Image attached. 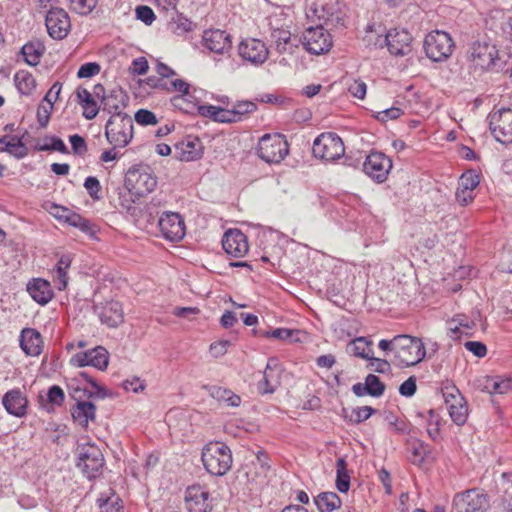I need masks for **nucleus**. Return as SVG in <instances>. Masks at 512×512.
Masks as SVG:
<instances>
[{
    "label": "nucleus",
    "mask_w": 512,
    "mask_h": 512,
    "mask_svg": "<svg viewBox=\"0 0 512 512\" xmlns=\"http://www.w3.org/2000/svg\"><path fill=\"white\" fill-rule=\"evenodd\" d=\"M365 385L367 387L368 395L372 397H380L385 391V385L382 383L378 376L368 374L365 378Z\"/></svg>",
    "instance_id": "a18cd8bd"
},
{
    "label": "nucleus",
    "mask_w": 512,
    "mask_h": 512,
    "mask_svg": "<svg viewBox=\"0 0 512 512\" xmlns=\"http://www.w3.org/2000/svg\"><path fill=\"white\" fill-rule=\"evenodd\" d=\"M105 136L114 148H124L133 139V121L128 114L110 116L105 125Z\"/></svg>",
    "instance_id": "20e7f679"
},
{
    "label": "nucleus",
    "mask_w": 512,
    "mask_h": 512,
    "mask_svg": "<svg viewBox=\"0 0 512 512\" xmlns=\"http://www.w3.org/2000/svg\"><path fill=\"white\" fill-rule=\"evenodd\" d=\"M257 109V105L252 101H238L232 108L235 111L237 122L241 121L244 116L254 112Z\"/></svg>",
    "instance_id": "09e8293b"
},
{
    "label": "nucleus",
    "mask_w": 512,
    "mask_h": 512,
    "mask_svg": "<svg viewBox=\"0 0 512 512\" xmlns=\"http://www.w3.org/2000/svg\"><path fill=\"white\" fill-rule=\"evenodd\" d=\"M16 88L22 95H31L36 88V80L33 75L25 70H20L14 75Z\"/></svg>",
    "instance_id": "4c0bfd02"
},
{
    "label": "nucleus",
    "mask_w": 512,
    "mask_h": 512,
    "mask_svg": "<svg viewBox=\"0 0 512 512\" xmlns=\"http://www.w3.org/2000/svg\"><path fill=\"white\" fill-rule=\"evenodd\" d=\"M20 347L28 356H38L42 352L43 339L33 328H24L20 334Z\"/></svg>",
    "instance_id": "bb28decb"
},
{
    "label": "nucleus",
    "mask_w": 512,
    "mask_h": 512,
    "mask_svg": "<svg viewBox=\"0 0 512 512\" xmlns=\"http://www.w3.org/2000/svg\"><path fill=\"white\" fill-rule=\"evenodd\" d=\"M416 389V378L414 376H411L400 385L399 393L402 396L411 397L415 394Z\"/></svg>",
    "instance_id": "0e129e2a"
},
{
    "label": "nucleus",
    "mask_w": 512,
    "mask_h": 512,
    "mask_svg": "<svg viewBox=\"0 0 512 512\" xmlns=\"http://www.w3.org/2000/svg\"><path fill=\"white\" fill-rule=\"evenodd\" d=\"M163 237L169 241H180L185 236V223L180 214L165 212L158 220Z\"/></svg>",
    "instance_id": "dca6fc26"
},
{
    "label": "nucleus",
    "mask_w": 512,
    "mask_h": 512,
    "mask_svg": "<svg viewBox=\"0 0 512 512\" xmlns=\"http://www.w3.org/2000/svg\"><path fill=\"white\" fill-rule=\"evenodd\" d=\"M47 397L50 403L60 406L64 401L65 395L59 386L53 385L49 388Z\"/></svg>",
    "instance_id": "e2e57ef3"
},
{
    "label": "nucleus",
    "mask_w": 512,
    "mask_h": 512,
    "mask_svg": "<svg viewBox=\"0 0 512 512\" xmlns=\"http://www.w3.org/2000/svg\"><path fill=\"white\" fill-rule=\"evenodd\" d=\"M100 72V65L96 62H88L80 66L77 76L78 78H89Z\"/></svg>",
    "instance_id": "4d7b16f0"
},
{
    "label": "nucleus",
    "mask_w": 512,
    "mask_h": 512,
    "mask_svg": "<svg viewBox=\"0 0 512 512\" xmlns=\"http://www.w3.org/2000/svg\"><path fill=\"white\" fill-rule=\"evenodd\" d=\"M313 155L326 162L341 158L345 153L342 139L336 133H322L313 142Z\"/></svg>",
    "instance_id": "6e6552de"
},
{
    "label": "nucleus",
    "mask_w": 512,
    "mask_h": 512,
    "mask_svg": "<svg viewBox=\"0 0 512 512\" xmlns=\"http://www.w3.org/2000/svg\"><path fill=\"white\" fill-rule=\"evenodd\" d=\"M53 103L40 104L37 108V121L41 128H46L53 110Z\"/></svg>",
    "instance_id": "3c124183"
},
{
    "label": "nucleus",
    "mask_w": 512,
    "mask_h": 512,
    "mask_svg": "<svg viewBox=\"0 0 512 512\" xmlns=\"http://www.w3.org/2000/svg\"><path fill=\"white\" fill-rule=\"evenodd\" d=\"M239 55L243 60L249 61L254 65L263 64L269 55L265 43L259 39L249 38L242 40L238 47Z\"/></svg>",
    "instance_id": "f3484780"
},
{
    "label": "nucleus",
    "mask_w": 512,
    "mask_h": 512,
    "mask_svg": "<svg viewBox=\"0 0 512 512\" xmlns=\"http://www.w3.org/2000/svg\"><path fill=\"white\" fill-rule=\"evenodd\" d=\"M0 152H7L17 159H23L28 155V148L21 138L5 135L0 138Z\"/></svg>",
    "instance_id": "473e14b6"
},
{
    "label": "nucleus",
    "mask_w": 512,
    "mask_h": 512,
    "mask_svg": "<svg viewBox=\"0 0 512 512\" xmlns=\"http://www.w3.org/2000/svg\"><path fill=\"white\" fill-rule=\"evenodd\" d=\"M135 121L143 126L156 125L158 123L156 115L147 109H139L135 113Z\"/></svg>",
    "instance_id": "603ef678"
},
{
    "label": "nucleus",
    "mask_w": 512,
    "mask_h": 512,
    "mask_svg": "<svg viewBox=\"0 0 512 512\" xmlns=\"http://www.w3.org/2000/svg\"><path fill=\"white\" fill-rule=\"evenodd\" d=\"M336 488L341 493L348 492L350 488V476L347 471V463L343 457L336 462Z\"/></svg>",
    "instance_id": "ea45409f"
},
{
    "label": "nucleus",
    "mask_w": 512,
    "mask_h": 512,
    "mask_svg": "<svg viewBox=\"0 0 512 512\" xmlns=\"http://www.w3.org/2000/svg\"><path fill=\"white\" fill-rule=\"evenodd\" d=\"M392 168V160L382 152H371L363 163V171L377 183H383Z\"/></svg>",
    "instance_id": "4468645a"
},
{
    "label": "nucleus",
    "mask_w": 512,
    "mask_h": 512,
    "mask_svg": "<svg viewBox=\"0 0 512 512\" xmlns=\"http://www.w3.org/2000/svg\"><path fill=\"white\" fill-rule=\"evenodd\" d=\"M44 52L45 46L39 40L30 41L21 49V54L23 55L25 62L30 66L38 65Z\"/></svg>",
    "instance_id": "c9c22d12"
},
{
    "label": "nucleus",
    "mask_w": 512,
    "mask_h": 512,
    "mask_svg": "<svg viewBox=\"0 0 512 512\" xmlns=\"http://www.w3.org/2000/svg\"><path fill=\"white\" fill-rule=\"evenodd\" d=\"M206 471L214 476H224L232 467L231 449L223 442L207 443L201 454Z\"/></svg>",
    "instance_id": "7ed1b4c3"
},
{
    "label": "nucleus",
    "mask_w": 512,
    "mask_h": 512,
    "mask_svg": "<svg viewBox=\"0 0 512 512\" xmlns=\"http://www.w3.org/2000/svg\"><path fill=\"white\" fill-rule=\"evenodd\" d=\"M2 404L9 414L23 417L26 414L28 401L20 389H12L4 394Z\"/></svg>",
    "instance_id": "393cba45"
},
{
    "label": "nucleus",
    "mask_w": 512,
    "mask_h": 512,
    "mask_svg": "<svg viewBox=\"0 0 512 512\" xmlns=\"http://www.w3.org/2000/svg\"><path fill=\"white\" fill-rule=\"evenodd\" d=\"M319 512H333L342 505L340 497L335 492H321L314 498Z\"/></svg>",
    "instance_id": "e433bc0d"
},
{
    "label": "nucleus",
    "mask_w": 512,
    "mask_h": 512,
    "mask_svg": "<svg viewBox=\"0 0 512 512\" xmlns=\"http://www.w3.org/2000/svg\"><path fill=\"white\" fill-rule=\"evenodd\" d=\"M368 360L370 361L368 367L377 373L385 374L391 370L390 363L385 359L375 358L372 355Z\"/></svg>",
    "instance_id": "bf43d9fd"
},
{
    "label": "nucleus",
    "mask_w": 512,
    "mask_h": 512,
    "mask_svg": "<svg viewBox=\"0 0 512 512\" xmlns=\"http://www.w3.org/2000/svg\"><path fill=\"white\" fill-rule=\"evenodd\" d=\"M215 121L222 123L237 122L235 111H233L232 109H224L219 107L218 111H216Z\"/></svg>",
    "instance_id": "69168bd1"
},
{
    "label": "nucleus",
    "mask_w": 512,
    "mask_h": 512,
    "mask_svg": "<svg viewBox=\"0 0 512 512\" xmlns=\"http://www.w3.org/2000/svg\"><path fill=\"white\" fill-rule=\"evenodd\" d=\"M209 492L200 485L189 486L185 492L186 508L189 512H211Z\"/></svg>",
    "instance_id": "a211bd4d"
},
{
    "label": "nucleus",
    "mask_w": 512,
    "mask_h": 512,
    "mask_svg": "<svg viewBox=\"0 0 512 512\" xmlns=\"http://www.w3.org/2000/svg\"><path fill=\"white\" fill-rule=\"evenodd\" d=\"M73 420L82 427H87L89 421H93L96 416V407L90 401H77L71 410Z\"/></svg>",
    "instance_id": "c756f323"
},
{
    "label": "nucleus",
    "mask_w": 512,
    "mask_h": 512,
    "mask_svg": "<svg viewBox=\"0 0 512 512\" xmlns=\"http://www.w3.org/2000/svg\"><path fill=\"white\" fill-rule=\"evenodd\" d=\"M69 141L74 154L83 155L87 152V144L82 136L78 134L71 135Z\"/></svg>",
    "instance_id": "680f3d73"
},
{
    "label": "nucleus",
    "mask_w": 512,
    "mask_h": 512,
    "mask_svg": "<svg viewBox=\"0 0 512 512\" xmlns=\"http://www.w3.org/2000/svg\"><path fill=\"white\" fill-rule=\"evenodd\" d=\"M72 11L79 15H88L96 7L98 0H69Z\"/></svg>",
    "instance_id": "49530a36"
},
{
    "label": "nucleus",
    "mask_w": 512,
    "mask_h": 512,
    "mask_svg": "<svg viewBox=\"0 0 512 512\" xmlns=\"http://www.w3.org/2000/svg\"><path fill=\"white\" fill-rule=\"evenodd\" d=\"M104 456L95 444L86 443L77 448V467L88 479H94L102 474Z\"/></svg>",
    "instance_id": "39448f33"
},
{
    "label": "nucleus",
    "mask_w": 512,
    "mask_h": 512,
    "mask_svg": "<svg viewBox=\"0 0 512 512\" xmlns=\"http://www.w3.org/2000/svg\"><path fill=\"white\" fill-rule=\"evenodd\" d=\"M108 360V352L101 346L78 353L72 358V362L78 367L93 366L99 370H105L107 368Z\"/></svg>",
    "instance_id": "4be33fe9"
},
{
    "label": "nucleus",
    "mask_w": 512,
    "mask_h": 512,
    "mask_svg": "<svg viewBox=\"0 0 512 512\" xmlns=\"http://www.w3.org/2000/svg\"><path fill=\"white\" fill-rule=\"evenodd\" d=\"M423 47L429 59L434 62H442L451 56L454 42L447 32L436 30L426 35Z\"/></svg>",
    "instance_id": "0eeeda50"
},
{
    "label": "nucleus",
    "mask_w": 512,
    "mask_h": 512,
    "mask_svg": "<svg viewBox=\"0 0 512 512\" xmlns=\"http://www.w3.org/2000/svg\"><path fill=\"white\" fill-rule=\"evenodd\" d=\"M192 27V21L184 17L182 14H178L173 21V31L178 35L191 31Z\"/></svg>",
    "instance_id": "864d4df0"
},
{
    "label": "nucleus",
    "mask_w": 512,
    "mask_h": 512,
    "mask_svg": "<svg viewBox=\"0 0 512 512\" xmlns=\"http://www.w3.org/2000/svg\"><path fill=\"white\" fill-rule=\"evenodd\" d=\"M394 360L398 367L414 366L426 356V350L421 339L407 334L394 337Z\"/></svg>",
    "instance_id": "f03ea898"
},
{
    "label": "nucleus",
    "mask_w": 512,
    "mask_h": 512,
    "mask_svg": "<svg viewBox=\"0 0 512 512\" xmlns=\"http://www.w3.org/2000/svg\"><path fill=\"white\" fill-rule=\"evenodd\" d=\"M84 187L87 190L90 197L94 200H99L101 197L99 192L101 190V185L99 180L94 176H89L85 179Z\"/></svg>",
    "instance_id": "6e6d98bb"
},
{
    "label": "nucleus",
    "mask_w": 512,
    "mask_h": 512,
    "mask_svg": "<svg viewBox=\"0 0 512 512\" xmlns=\"http://www.w3.org/2000/svg\"><path fill=\"white\" fill-rule=\"evenodd\" d=\"M209 395L219 402H225L228 406L238 407L241 404V398L229 389H225L219 386H204Z\"/></svg>",
    "instance_id": "f704fd0d"
},
{
    "label": "nucleus",
    "mask_w": 512,
    "mask_h": 512,
    "mask_svg": "<svg viewBox=\"0 0 512 512\" xmlns=\"http://www.w3.org/2000/svg\"><path fill=\"white\" fill-rule=\"evenodd\" d=\"M442 393L452 421L458 426L463 425L468 417V408L464 397L455 386L445 387L442 389Z\"/></svg>",
    "instance_id": "f8f14e48"
},
{
    "label": "nucleus",
    "mask_w": 512,
    "mask_h": 512,
    "mask_svg": "<svg viewBox=\"0 0 512 512\" xmlns=\"http://www.w3.org/2000/svg\"><path fill=\"white\" fill-rule=\"evenodd\" d=\"M125 185L136 194L144 195L156 188L157 177L147 165L131 167L126 174Z\"/></svg>",
    "instance_id": "1a4fd4ad"
},
{
    "label": "nucleus",
    "mask_w": 512,
    "mask_h": 512,
    "mask_svg": "<svg viewBox=\"0 0 512 512\" xmlns=\"http://www.w3.org/2000/svg\"><path fill=\"white\" fill-rule=\"evenodd\" d=\"M383 42L387 45L391 54L404 56L411 51L412 36L406 30L394 29L385 35Z\"/></svg>",
    "instance_id": "412c9836"
},
{
    "label": "nucleus",
    "mask_w": 512,
    "mask_h": 512,
    "mask_svg": "<svg viewBox=\"0 0 512 512\" xmlns=\"http://www.w3.org/2000/svg\"><path fill=\"white\" fill-rule=\"evenodd\" d=\"M403 114V111L399 107H391L387 108L383 111H379L376 114V119L381 122H386L388 120H394L399 118Z\"/></svg>",
    "instance_id": "052dcab7"
},
{
    "label": "nucleus",
    "mask_w": 512,
    "mask_h": 512,
    "mask_svg": "<svg viewBox=\"0 0 512 512\" xmlns=\"http://www.w3.org/2000/svg\"><path fill=\"white\" fill-rule=\"evenodd\" d=\"M128 96L122 89H113L103 98V110L111 116L126 114L123 109L127 106Z\"/></svg>",
    "instance_id": "cd10ccee"
},
{
    "label": "nucleus",
    "mask_w": 512,
    "mask_h": 512,
    "mask_svg": "<svg viewBox=\"0 0 512 512\" xmlns=\"http://www.w3.org/2000/svg\"><path fill=\"white\" fill-rule=\"evenodd\" d=\"M467 59L474 69L480 71H501L506 61L499 55L496 46L487 40L474 41L468 51Z\"/></svg>",
    "instance_id": "f257e3e1"
},
{
    "label": "nucleus",
    "mask_w": 512,
    "mask_h": 512,
    "mask_svg": "<svg viewBox=\"0 0 512 512\" xmlns=\"http://www.w3.org/2000/svg\"><path fill=\"white\" fill-rule=\"evenodd\" d=\"M76 97L79 105L83 109V117L87 120L94 119L99 113V106L92 93L86 88H78L76 90Z\"/></svg>",
    "instance_id": "2f4dec72"
},
{
    "label": "nucleus",
    "mask_w": 512,
    "mask_h": 512,
    "mask_svg": "<svg viewBox=\"0 0 512 512\" xmlns=\"http://www.w3.org/2000/svg\"><path fill=\"white\" fill-rule=\"evenodd\" d=\"M136 17L146 25H151L155 20L153 10L146 5H140L136 8Z\"/></svg>",
    "instance_id": "13d9d810"
},
{
    "label": "nucleus",
    "mask_w": 512,
    "mask_h": 512,
    "mask_svg": "<svg viewBox=\"0 0 512 512\" xmlns=\"http://www.w3.org/2000/svg\"><path fill=\"white\" fill-rule=\"evenodd\" d=\"M479 175L473 171L463 173L456 191V199L465 206L473 200V191L479 185Z\"/></svg>",
    "instance_id": "b1692460"
},
{
    "label": "nucleus",
    "mask_w": 512,
    "mask_h": 512,
    "mask_svg": "<svg viewBox=\"0 0 512 512\" xmlns=\"http://www.w3.org/2000/svg\"><path fill=\"white\" fill-rule=\"evenodd\" d=\"M130 69L133 74L144 75L149 69L148 61L145 57L136 58L132 61Z\"/></svg>",
    "instance_id": "774afa93"
},
{
    "label": "nucleus",
    "mask_w": 512,
    "mask_h": 512,
    "mask_svg": "<svg viewBox=\"0 0 512 512\" xmlns=\"http://www.w3.org/2000/svg\"><path fill=\"white\" fill-rule=\"evenodd\" d=\"M100 512H123L121 500L114 493L110 496L101 495L97 500Z\"/></svg>",
    "instance_id": "a19ab883"
},
{
    "label": "nucleus",
    "mask_w": 512,
    "mask_h": 512,
    "mask_svg": "<svg viewBox=\"0 0 512 512\" xmlns=\"http://www.w3.org/2000/svg\"><path fill=\"white\" fill-rule=\"evenodd\" d=\"M348 91L353 97L364 99L367 91V85L360 79H353L352 82L348 84Z\"/></svg>",
    "instance_id": "5fc2aeb1"
},
{
    "label": "nucleus",
    "mask_w": 512,
    "mask_h": 512,
    "mask_svg": "<svg viewBox=\"0 0 512 512\" xmlns=\"http://www.w3.org/2000/svg\"><path fill=\"white\" fill-rule=\"evenodd\" d=\"M488 506L487 495L476 488L459 493L453 499L456 512H485Z\"/></svg>",
    "instance_id": "9b49d317"
},
{
    "label": "nucleus",
    "mask_w": 512,
    "mask_h": 512,
    "mask_svg": "<svg viewBox=\"0 0 512 512\" xmlns=\"http://www.w3.org/2000/svg\"><path fill=\"white\" fill-rule=\"evenodd\" d=\"M346 352L355 357L370 359L373 355L372 341L366 337H358L348 343Z\"/></svg>",
    "instance_id": "72a5a7b5"
},
{
    "label": "nucleus",
    "mask_w": 512,
    "mask_h": 512,
    "mask_svg": "<svg viewBox=\"0 0 512 512\" xmlns=\"http://www.w3.org/2000/svg\"><path fill=\"white\" fill-rule=\"evenodd\" d=\"M271 40L279 54H292L298 45L292 43L291 32L284 28H271Z\"/></svg>",
    "instance_id": "7c9ffc66"
},
{
    "label": "nucleus",
    "mask_w": 512,
    "mask_h": 512,
    "mask_svg": "<svg viewBox=\"0 0 512 512\" xmlns=\"http://www.w3.org/2000/svg\"><path fill=\"white\" fill-rule=\"evenodd\" d=\"M375 412L376 410L371 406L357 407L352 410L350 421L352 423L359 424L363 421H366Z\"/></svg>",
    "instance_id": "8fccbe9b"
},
{
    "label": "nucleus",
    "mask_w": 512,
    "mask_h": 512,
    "mask_svg": "<svg viewBox=\"0 0 512 512\" xmlns=\"http://www.w3.org/2000/svg\"><path fill=\"white\" fill-rule=\"evenodd\" d=\"M304 49L314 55L325 54L333 45L332 36L322 25L307 28L301 37Z\"/></svg>",
    "instance_id": "9d476101"
},
{
    "label": "nucleus",
    "mask_w": 512,
    "mask_h": 512,
    "mask_svg": "<svg viewBox=\"0 0 512 512\" xmlns=\"http://www.w3.org/2000/svg\"><path fill=\"white\" fill-rule=\"evenodd\" d=\"M202 44L210 52L216 54H225L232 47L230 35L219 29L205 30L202 36Z\"/></svg>",
    "instance_id": "aec40b11"
},
{
    "label": "nucleus",
    "mask_w": 512,
    "mask_h": 512,
    "mask_svg": "<svg viewBox=\"0 0 512 512\" xmlns=\"http://www.w3.org/2000/svg\"><path fill=\"white\" fill-rule=\"evenodd\" d=\"M45 141H49L50 143H44L42 145L36 146L35 149L38 151H58L63 154L68 153V148L63 142V140L56 136H46L44 138Z\"/></svg>",
    "instance_id": "c03bdc74"
},
{
    "label": "nucleus",
    "mask_w": 512,
    "mask_h": 512,
    "mask_svg": "<svg viewBox=\"0 0 512 512\" xmlns=\"http://www.w3.org/2000/svg\"><path fill=\"white\" fill-rule=\"evenodd\" d=\"M294 333H299L298 330H291L287 328H276L268 331H258L257 335L264 338H274L278 340H288Z\"/></svg>",
    "instance_id": "de8ad7c7"
},
{
    "label": "nucleus",
    "mask_w": 512,
    "mask_h": 512,
    "mask_svg": "<svg viewBox=\"0 0 512 512\" xmlns=\"http://www.w3.org/2000/svg\"><path fill=\"white\" fill-rule=\"evenodd\" d=\"M27 291L37 303L47 304L53 297V291L48 281L36 278L27 284Z\"/></svg>",
    "instance_id": "c85d7f7f"
},
{
    "label": "nucleus",
    "mask_w": 512,
    "mask_h": 512,
    "mask_svg": "<svg viewBox=\"0 0 512 512\" xmlns=\"http://www.w3.org/2000/svg\"><path fill=\"white\" fill-rule=\"evenodd\" d=\"M484 390L490 394H505L512 390V379L488 377L485 381Z\"/></svg>",
    "instance_id": "58836bf2"
},
{
    "label": "nucleus",
    "mask_w": 512,
    "mask_h": 512,
    "mask_svg": "<svg viewBox=\"0 0 512 512\" xmlns=\"http://www.w3.org/2000/svg\"><path fill=\"white\" fill-rule=\"evenodd\" d=\"M288 152L289 147L285 136L279 133L265 134L259 139L257 154L267 163H280Z\"/></svg>",
    "instance_id": "423d86ee"
},
{
    "label": "nucleus",
    "mask_w": 512,
    "mask_h": 512,
    "mask_svg": "<svg viewBox=\"0 0 512 512\" xmlns=\"http://www.w3.org/2000/svg\"><path fill=\"white\" fill-rule=\"evenodd\" d=\"M47 32L55 40L64 39L71 28L70 17L68 13L59 7H51L45 19Z\"/></svg>",
    "instance_id": "2eb2a0df"
},
{
    "label": "nucleus",
    "mask_w": 512,
    "mask_h": 512,
    "mask_svg": "<svg viewBox=\"0 0 512 512\" xmlns=\"http://www.w3.org/2000/svg\"><path fill=\"white\" fill-rule=\"evenodd\" d=\"M175 153L180 161L190 162L202 157V142L197 137H187L175 145Z\"/></svg>",
    "instance_id": "5701e85b"
},
{
    "label": "nucleus",
    "mask_w": 512,
    "mask_h": 512,
    "mask_svg": "<svg viewBox=\"0 0 512 512\" xmlns=\"http://www.w3.org/2000/svg\"><path fill=\"white\" fill-rule=\"evenodd\" d=\"M489 127L498 142L512 143V109H501L490 114Z\"/></svg>",
    "instance_id": "ddd939ff"
},
{
    "label": "nucleus",
    "mask_w": 512,
    "mask_h": 512,
    "mask_svg": "<svg viewBox=\"0 0 512 512\" xmlns=\"http://www.w3.org/2000/svg\"><path fill=\"white\" fill-rule=\"evenodd\" d=\"M168 87L170 88L169 91L174 90V91H178V92L182 93L181 95L175 96L172 99L173 105L175 107L181 108L180 102L184 101L186 99V97L189 96L190 85L182 79H176V80L171 81Z\"/></svg>",
    "instance_id": "37998d69"
},
{
    "label": "nucleus",
    "mask_w": 512,
    "mask_h": 512,
    "mask_svg": "<svg viewBox=\"0 0 512 512\" xmlns=\"http://www.w3.org/2000/svg\"><path fill=\"white\" fill-rule=\"evenodd\" d=\"M101 322L110 328L119 326L124 321V312L120 302L109 301L99 308Z\"/></svg>",
    "instance_id": "a878e982"
},
{
    "label": "nucleus",
    "mask_w": 512,
    "mask_h": 512,
    "mask_svg": "<svg viewBox=\"0 0 512 512\" xmlns=\"http://www.w3.org/2000/svg\"><path fill=\"white\" fill-rule=\"evenodd\" d=\"M272 362L273 359L268 361L263 372V378L258 383V390L262 394L273 393L276 389V381L272 377Z\"/></svg>",
    "instance_id": "79ce46f5"
},
{
    "label": "nucleus",
    "mask_w": 512,
    "mask_h": 512,
    "mask_svg": "<svg viewBox=\"0 0 512 512\" xmlns=\"http://www.w3.org/2000/svg\"><path fill=\"white\" fill-rule=\"evenodd\" d=\"M464 346L477 357L482 358L487 354V348L482 342L467 341Z\"/></svg>",
    "instance_id": "338daca9"
},
{
    "label": "nucleus",
    "mask_w": 512,
    "mask_h": 512,
    "mask_svg": "<svg viewBox=\"0 0 512 512\" xmlns=\"http://www.w3.org/2000/svg\"><path fill=\"white\" fill-rule=\"evenodd\" d=\"M222 246L227 254L235 258L245 256L249 250L247 237L239 229H230L225 232Z\"/></svg>",
    "instance_id": "6ab92c4d"
}]
</instances>
